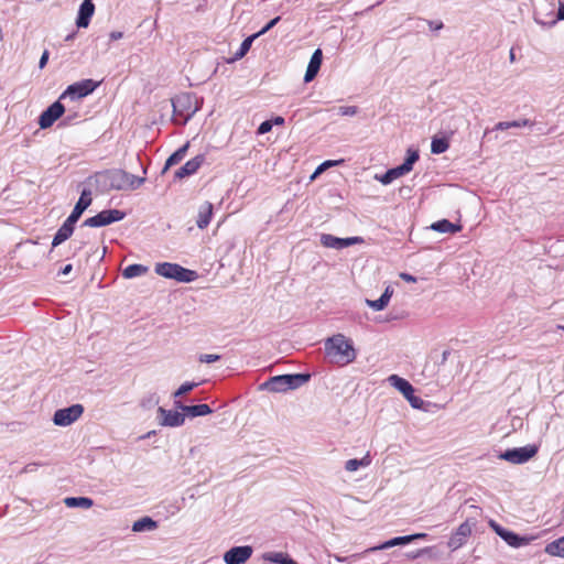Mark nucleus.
<instances>
[{"label":"nucleus","instance_id":"nucleus-42","mask_svg":"<svg viewBox=\"0 0 564 564\" xmlns=\"http://www.w3.org/2000/svg\"><path fill=\"white\" fill-rule=\"evenodd\" d=\"M280 21V17L272 19L261 31L257 33V36L267 33L270 29H272Z\"/></svg>","mask_w":564,"mask_h":564},{"label":"nucleus","instance_id":"nucleus-19","mask_svg":"<svg viewBox=\"0 0 564 564\" xmlns=\"http://www.w3.org/2000/svg\"><path fill=\"white\" fill-rule=\"evenodd\" d=\"M91 198L89 197V193L84 191L75 205L72 214L67 217L68 223H75L79 219L85 209L90 205Z\"/></svg>","mask_w":564,"mask_h":564},{"label":"nucleus","instance_id":"nucleus-20","mask_svg":"<svg viewBox=\"0 0 564 564\" xmlns=\"http://www.w3.org/2000/svg\"><path fill=\"white\" fill-rule=\"evenodd\" d=\"M213 204L209 202H205L199 206L198 215H197V227L199 229H205L209 225L213 217Z\"/></svg>","mask_w":564,"mask_h":564},{"label":"nucleus","instance_id":"nucleus-16","mask_svg":"<svg viewBox=\"0 0 564 564\" xmlns=\"http://www.w3.org/2000/svg\"><path fill=\"white\" fill-rule=\"evenodd\" d=\"M95 12V4L91 0H84L79 7L76 24L78 28H87Z\"/></svg>","mask_w":564,"mask_h":564},{"label":"nucleus","instance_id":"nucleus-26","mask_svg":"<svg viewBox=\"0 0 564 564\" xmlns=\"http://www.w3.org/2000/svg\"><path fill=\"white\" fill-rule=\"evenodd\" d=\"M371 464V458L369 453H367L361 459L352 458L348 459L345 464V469L347 471H356L360 467H367Z\"/></svg>","mask_w":564,"mask_h":564},{"label":"nucleus","instance_id":"nucleus-6","mask_svg":"<svg viewBox=\"0 0 564 564\" xmlns=\"http://www.w3.org/2000/svg\"><path fill=\"white\" fill-rule=\"evenodd\" d=\"M84 412L82 404H73L72 406L59 409L54 413L53 422L58 426H67L77 421Z\"/></svg>","mask_w":564,"mask_h":564},{"label":"nucleus","instance_id":"nucleus-30","mask_svg":"<svg viewBox=\"0 0 564 564\" xmlns=\"http://www.w3.org/2000/svg\"><path fill=\"white\" fill-rule=\"evenodd\" d=\"M187 149H188V144H185V145L181 147L178 150H176L173 154H171L170 158L165 162L164 171L175 164H178L185 156Z\"/></svg>","mask_w":564,"mask_h":564},{"label":"nucleus","instance_id":"nucleus-4","mask_svg":"<svg viewBox=\"0 0 564 564\" xmlns=\"http://www.w3.org/2000/svg\"><path fill=\"white\" fill-rule=\"evenodd\" d=\"M144 178L134 176L123 170H117L110 175V186L115 189H135L142 185Z\"/></svg>","mask_w":564,"mask_h":564},{"label":"nucleus","instance_id":"nucleus-55","mask_svg":"<svg viewBox=\"0 0 564 564\" xmlns=\"http://www.w3.org/2000/svg\"><path fill=\"white\" fill-rule=\"evenodd\" d=\"M509 58H510L511 63H513L516 61V55H514V50L513 48L510 50Z\"/></svg>","mask_w":564,"mask_h":564},{"label":"nucleus","instance_id":"nucleus-24","mask_svg":"<svg viewBox=\"0 0 564 564\" xmlns=\"http://www.w3.org/2000/svg\"><path fill=\"white\" fill-rule=\"evenodd\" d=\"M183 412L189 416H203L210 414L213 410L208 404L181 405Z\"/></svg>","mask_w":564,"mask_h":564},{"label":"nucleus","instance_id":"nucleus-56","mask_svg":"<svg viewBox=\"0 0 564 564\" xmlns=\"http://www.w3.org/2000/svg\"><path fill=\"white\" fill-rule=\"evenodd\" d=\"M444 359L447 358V351L443 354Z\"/></svg>","mask_w":564,"mask_h":564},{"label":"nucleus","instance_id":"nucleus-47","mask_svg":"<svg viewBox=\"0 0 564 564\" xmlns=\"http://www.w3.org/2000/svg\"><path fill=\"white\" fill-rule=\"evenodd\" d=\"M391 295H392V291L389 290V288L386 289V291L383 292V294L381 295V297L387 302V304L389 303L390 299H391Z\"/></svg>","mask_w":564,"mask_h":564},{"label":"nucleus","instance_id":"nucleus-8","mask_svg":"<svg viewBox=\"0 0 564 564\" xmlns=\"http://www.w3.org/2000/svg\"><path fill=\"white\" fill-rule=\"evenodd\" d=\"M99 83L93 79H84L77 83H74L67 87V89L62 94L59 99L65 98L66 96H70L73 98H83L91 94L97 87Z\"/></svg>","mask_w":564,"mask_h":564},{"label":"nucleus","instance_id":"nucleus-34","mask_svg":"<svg viewBox=\"0 0 564 564\" xmlns=\"http://www.w3.org/2000/svg\"><path fill=\"white\" fill-rule=\"evenodd\" d=\"M257 37V34L252 35V36H249L247 37L240 45V50L239 52L237 53V55L239 57H242L250 48L251 46V43L253 41V39Z\"/></svg>","mask_w":564,"mask_h":564},{"label":"nucleus","instance_id":"nucleus-46","mask_svg":"<svg viewBox=\"0 0 564 564\" xmlns=\"http://www.w3.org/2000/svg\"><path fill=\"white\" fill-rule=\"evenodd\" d=\"M511 126H510V121H501V122H498L495 127L496 130H507V129H510Z\"/></svg>","mask_w":564,"mask_h":564},{"label":"nucleus","instance_id":"nucleus-41","mask_svg":"<svg viewBox=\"0 0 564 564\" xmlns=\"http://www.w3.org/2000/svg\"><path fill=\"white\" fill-rule=\"evenodd\" d=\"M510 126L511 128H520V127H532L533 126V122L530 121L529 119H521V120H514V121H510Z\"/></svg>","mask_w":564,"mask_h":564},{"label":"nucleus","instance_id":"nucleus-12","mask_svg":"<svg viewBox=\"0 0 564 564\" xmlns=\"http://www.w3.org/2000/svg\"><path fill=\"white\" fill-rule=\"evenodd\" d=\"M362 241L361 237L337 238L329 234H324L321 237V242L324 247L335 249H343L356 243H361Z\"/></svg>","mask_w":564,"mask_h":564},{"label":"nucleus","instance_id":"nucleus-18","mask_svg":"<svg viewBox=\"0 0 564 564\" xmlns=\"http://www.w3.org/2000/svg\"><path fill=\"white\" fill-rule=\"evenodd\" d=\"M419 160V152L416 150H408V156L403 164L391 169L393 175L399 178L412 171L413 164Z\"/></svg>","mask_w":564,"mask_h":564},{"label":"nucleus","instance_id":"nucleus-51","mask_svg":"<svg viewBox=\"0 0 564 564\" xmlns=\"http://www.w3.org/2000/svg\"><path fill=\"white\" fill-rule=\"evenodd\" d=\"M72 269H73L72 264H66V265L61 270V272H59V273H61V274H63V275H66V274H68V273L72 271Z\"/></svg>","mask_w":564,"mask_h":564},{"label":"nucleus","instance_id":"nucleus-10","mask_svg":"<svg viewBox=\"0 0 564 564\" xmlns=\"http://www.w3.org/2000/svg\"><path fill=\"white\" fill-rule=\"evenodd\" d=\"M65 112L64 105L56 100L46 110H44L39 118V126L41 129H47L54 124Z\"/></svg>","mask_w":564,"mask_h":564},{"label":"nucleus","instance_id":"nucleus-11","mask_svg":"<svg viewBox=\"0 0 564 564\" xmlns=\"http://www.w3.org/2000/svg\"><path fill=\"white\" fill-rule=\"evenodd\" d=\"M475 523L470 522V520H466L462 524L458 525V528L453 532L448 540V546L452 550H457L462 547L468 540V538L473 533V528Z\"/></svg>","mask_w":564,"mask_h":564},{"label":"nucleus","instance_id":"nucleus-43","mask_svg":"<svg viewBox=\"0 0 564 564\" xmlns=\"http://www.w3.org/2000/svg\"><path fill=\"white\" fill-rule=\"evenodd\" d=\"M337 163H338L337 161H325L317 167V170L315 171V173L312 177H315V175L322 173L325 169L336 165Z\"/></svg>","mask_w":564,"mask_h":564},{"label":"nucleus","instance_id":"nucleus-31","mask_svg":"<svg viewBox=\"0 0 564 564\" xmlns=\"http://www.w3.org/2000/svg\"><path fill=\"white\" fill-rule=\"evenodd\" d=\"M265 558L275 564H297L288 553L283 552L269 553Z\"/></svg>","mask_w":564,"mask_h":564},{"label":"nucleus","instance_id":"nucleus-27","mask_svg":"<svg viewBox=\"0 0 564 564\" xmlns=\"http://www.w3.org/2000/svg\"><path fill=\"white\" fill-rule=\"evenodd\" d=\"M545 553L564 558V536L549 543L545 546Z\"/></svg>","mask_w":564,"mask_h":564},{"label":"nucleus","instance_id":"nucleus-36","mask_svg":"<svg viewBox=\"0 0 564 564\" xmlns=\"http://www.w3.org/2000/svg\"><path fill=\"white\" fill-rule=\"evenodd\" d=\"M367 304L375 311H381L388 305L387 302L381 296L375 301L367 300Z\"/></svg>","mask_w":564,"mask_h":564},{"label":"nucleus","instance_id":"nucleus-9","mask_svg":"<svg viewBox=\"0 0 564 564\" xmlns=\"http://www.w3.org/2000/svg\"><path fill=\"white\" fill-rule=\"evenodd\" d=\"M536 453V446L528 445L524 447L508 449L500 457L512 464H523L531 459Z\"/></svg>","mask_w":564,"mask_h":564},{"label":"nucleus","instance_id":"nucleus-33","mask_svg":"<svg viewBox=\"0 0 564 564\" xmlns=\"http://www.w3.org/2000/svg\"><path fill=\"white\" fill-rule=\"evenodd\" d=\"M449 147V143L446 139H437L434 138L431 143V151L435 154L444 153Z\"/></svg>","mask_w":564,"mask_h":564},{"label":"nucleus","instance_id":"nucleus-57","mask_svg":"<svg viewBox=\"0 0 564 564\" xmlns=\"http://www.w3.org/2000/svg\"><path fill=\"white\" fill-rule=\"evenodd\" d=\"M558 328L563 329L564 330V326L560 325Z\"/></svg>","mask_w":564,"mask_h":564},{"label":"nucleus","instance_id":"nucleus-40","mask_svg":"<svg viewBox=\"0 0 564 564\" xmlns=\"http://www.w3.org/2000/svg\"><path fill=\"white\" fill-rule=\"evenodd\" d=\"M397 180V177L393 175V171L390 169L388 170L381 177L380 182L384 185L390 184L392 181Z\"/></svg>","mask_w":564,"mask_h":564},{"label":"nucleus","instance_id":"nucleus-2","mask_svg":"<svg viewBox=\"0 0 564 564\" xmlns=\"http://www.w3.org/2000/svg\"><path fill=\"white\" fill-rule=\"evenodd\" d=\"M154 271L156 274L166 278L173 279L177 282H192L197 279V272L183 268L177 263L171 262H161L156 263Z\"/></svg>","mask_w":564,"mask_h":564},{"label":"nucleus","instance_id":"nucleus-53","mask_svg":"<svg viewBox=\"0 0 564 564\" xmlns=\"http://www.w3.org/2000/svg\"><path fill=\"white\" fill-rule=\"evenodd\" d=\"M557 18L564 20V4H561L557 11Z\"/></svg>","mask_w":564,"mask_h":564},{"label":"nucleus","instance_id":"nucleus-52","mask_svg":"<svg viewBox=\"0 0 564 564\" xmlns=\"http://www.w3.org/2000/svg\"><path fill=\"white\" fill-rule=\"evenodd\" d=\"M121 37H122V33L121 32L113 31V32L110 33V39L113 40V41L119 40Z\"/></svg>","mask_w":564,"mask_h":564},{"label":"nucleus","instance_id":"nucleus-38","mask_svg":"<svg viewBox=\"0 0 564 564\" xmlns=\"http://www.w3.org/2000/svg\"><path fill=\"white\" fill-rule=\"evenodd\" d=\"M358 109L356 106H345L339 108V113L341 116H355Z\"/></svg>","mask_w":564,"mask_h":564},{"label":"nucleus","instance_id":"nucleus-37","mask_svg":"<svg viewBox=\"0 0 564 564\" xmlns=\"http://www.w3.org/2000/svg\"><path fill=\"white\" fill-rule=\"evenodd\" d=\"M219 359L220 356L216 354H205L199 356V361L206 364L215 362L218 361Z\"/></svg>","mask_w":564,"mask_h":564},{"label":"nucleus","instance_id":"nucleus-23","mask_svg":"<svg viewBox=\"0 0 564 564\" xmlns=\"http://www.w3.org/2000/svg\"><path fill=\"white\" fill-rule=\"evenodd\" d=\"M74 225H75V223H68V219H66L64 221V224L59 227V229L57 230V232L55 234V236L53 238V241H52L53 248L63 243L65 240H67L73 235Z\"/></svg>","mask_w":564,"mask_h":564},{"label":"nucleus","instance_id":"nucleus-14","mask_svg":"<svg viewBox=\"0 0 564 564\" xmlns=\"http://www.w3.org/2000/svg\"><path fill=\"white\" fill-rule=\"evenodd\" d=\"M204 161H205V156L202 154L196 155L195 158L188 160L182 167H180L175 172V177L181 180L186 176H191V175L195 174L198 171V169L202 166Z\"/></svg>","mask_w":564,"mask_h":564},{"label":"nucleus","instance_id":"nucleus-32","mask_svg":"<svg viewBox=\"0 0 564 564\" xmlns=\"http://www.w3.org/2000/svg\"><path fill=\"white\" fill-rule=\"evenodd\" d=\"M158 527L156 522L149 517H144L135 521L132 525L134 532H141L144 530H153Z\"/></svg>","mask_w":564,"mask_h":564},{"label":"nucleus","instance_id":"nucleus-48","mask_svg":"<svg viewBox=\"0 0 564 564\" xmlns=\"http://www.w3.org/2000/svg\"><path fill=\"white\" fill-rule=\"evenodd\" d=\"M391 295H392V291L389 290V288L386 289V291L383 292V294L381 295V297L387 302V304L389 303L390 299H391Z\"/></svg>","mask_w":564,"mask_h":564},{"label":"nucleus","instance_id":"nucleus-21","mask_svg":"<svg viewBox=\"0 0 564 564\" xmlns=\"http://www.w3.org/2000/svg\"><path fill=\"white\" fill-rule=\"evenodd\" d=\"M426 536H427L426 533H415V534H412V535L397 536V538H393V539L384 542L379 547H375L373 550H377V549L383 550V549H389V547H392V546H395V545H404V544H408V543H410V542H412L414 540L425 539Z\"/></svg>","mask_w":564,"mask_h":564},{"label":"nucleus","instance_id":"nucleus-49","mask_svg":"<svg viewBox=\"0 0 564 564\" xmlns=\"http://www.w3.org/2000/svg\"><path fill=\"white\" fill-rule=\"evenodd\" d=\"M401 279H403L406 282H414L415 281V278L412 276L411 274H408V273H402L401 274Z\"/></svg>","mask_w":564,"mask_h":564},{"label":"nucleus","instance_id":"nucleus-35","mask_svg":"<svg viewBox=\"0 0 564 564\" xmlns=\"http://www.w3.org/2000/svg\"><path fill=\"white\" fill-rule=\"evenodd\" d=\"M198 383H195V382H185L183 383L177 390L176 392L174 393L175 397H180L182 394H185L187 392H189L191 390H193L195 387H197Z\"/></svg>","mask_w":564,"mask_h":564},{"label":"nucleus","instance_id":"nucleus-39","mask_svg":"<svg viewBox=\"0 0 564 564\" xmlns=\"http://www.w3.org/2000/svg\"><path fill=\"white\" fill-rule=\"evenodd\" d=\"M272 129V121L271 120H265L263 121L259 128H258V134H264V133H268L270 132Z\"/></svg>","mask_w":564,"mask_h":564},{"label":"nucleus","instance_id":"nucleus-29","mask_svg":"<svg viewBox=\"0 0 564 564\" xmlns=\"http://www.w3.org/2000/svg\"><path fill=\"white\" fill-rule=\"evenodd\" d=\"M147 272H148V267L134 263V264L128 265L122 271V275L126 279H132V278H135V276H140L142 274H145Z\"/></svg>","mask_w":564,"mask_h":564},{"label":"nucleus","instance_id":"nucleus-1","mask_svg":"<svg viewBox=\"0 0 564 564\" xmlns=\"http://www.w3.org/2000/svg\"><path fill=\"white\" fill-rule=\"evenodd\" d=\"M326 354L340 366H346L356 359V350L349 339L343 334L334 335L325 343Z\"/></svg>","mask_w":564,"mask_h":564},{"label":"nucleus","instance_id":"nucleus-28","mask_svg":"<svg viewBox=\"0 0 564 564\" xmlns=\"http://www.w3.org/2000/svg\"><path fill=\"white\" fill-rule=\"evenodd\" d=\"M64 503L68 508L82 507L88 509L94 505V501L87 497H67L64 499Z\"/></svg>","mask_w":564,"mask_h":564},{"label":"nucleus","instance_id":"nucleus-44","mask_svg":"<svg viewBox=\"0 0 564 564\" xmlns=\"http://www.w3.org/2000/svg\"><path fill=\"white\" fill-rule=\"evenodd\" d=\"M490 525L491 528L495 530V532L501 538V534H505V532H507L508 530L501 528L500 525H498L497 523H495L494 521L490 522Z\"/></svg>","mask_w":564,"mask_h":564},{"label":"nucleus","instance_id":"nucleus-5","mask_svg":"<svg viewBox=\"0 0 564 564\" xmlns=\"http://www.w3.org/2000/svg\"><path fill=\"white\" fill-rule=\"evenodd\" d=\"M389 381L395 389H398L404 395V398L411 403L413 408L417 409L422 405V399L414 395V388L408 380L397 375H391L389 377Z\"/></svg>","mask_w":564,"mask_h":564},{"label":"nucleus","instance_id":"nucleus-3","mask_svg":"<svg viewBox=\"0 0 564 564\" xmlns=\"http://www.w3.org/2000/svg\"><path fill=\"white\" fill-rule=\"evenodd\" d=\"M308 379L310 375L302 373L275 376L265 382V387L273 392H284L301 387Z\"/></svg>","mask_w":564,"mask_h":564},{"label":"nucleus","instance_id":"nucleus-13","mask_svg":"<svg viewBox=\"0 0 564 564\" xmlns=\"http://www.w3.org/2000/svg\"><path fill=\"white\" fill-rule=\"evenodd\" d=\"M251 546H235L225 553L224 560L227 564H243L251 557Z\"/></svg>","mask_w":564,"mask_h":564},{"label":"nucleus","instance_id":"nucleus-25","mask_svg":"<svg viewBox=\"0 0 564 564\" xmlns=\"http://www.w3.org/2000/svg\"><path fill=\"white\" fill-rule=\"evenodd\" d=\"M431 228L435 231H438V232H451V234H455V232H458L460 231L462 229V226L460 225H456V224H453L451 223L449 220L447 219H442V220H438V221H435L431 225Z\"/></svg>","mask_w":564,"mask_h":564},{"label":"nucleus","instance_id":"nucleus-45","mask_svg":"<svg viewBox=\"0 0 564 564\" xmlns=\"http://www.w3.org/2000/svg\"><path fill=\"white\" fill-rule=\"evenodd\" d=\"M47 61H48V52L44 51L40 58V63H39L40 68H44L45 65L47 64Z\"/></svg>","mask_w":564,"mask_h":564},{"label":"nucleus","instance_id":"nucleus-50","mask_svg":"<svg viewBox=\"0 0 564 564\" xmlns=\"http://www.w3.org/2000/svg\"><path fill=\"white\" fill-rule=\"evenodd\" d=\"M271 121H272V124L274 123V124H276V126H281V124H283V123H284V118H283V117L278 116V117H275V118H274L273 120H271Z\"/></svg>","mask_w":564,"mask_h":564},{"label":"nucleus","instance_id":"nucleus-15","mask_svg":"<svg viewBox=\"0 0 564 564\" xmlns=\"http://www.w3.org/2000/svg\"><path fill=\"white\" fill-rule=\"evenodd\" d=\"M159 413L162 419L161 424L165 426H181L185 421L184 413H180L177 411L159 408Z\"/></svg>","mask_w":564,"mask_h":564},{"label":"nucleus","instance_id":"nucleus-17","mask_svg":"<svg viewBox=\"0 0 564 564\" xmlns=\"http://www.w3.org/2000/svg\"><path fill=\"white\" fill-rule=\"evenodd\" d=\"M322 59H323L322 50L317 48L311 56L310 63L307 65L305 76H304L305 83H310L316 77V75L321 68V65H322Z\"/></svg>","mask_w":564,"mask_h":564},{"label":"nucleus","instance_id":"nucleus-7","mask_svg":"<svg viewBox=\"0 0 564 564\" xmlns=\"http://www.w3.org/2000/svg\"><path fill=\"white\" fill-rule=\"evenodd\" d=\"M124 217V214L118 209L102 210L99 214L87 218L84 221V226L88 227H101L110 225L115 221H119Z\"/></svg>","mask_w":564,"mask_h":564},{"label":"nucleus","instance_id":"nucleus-22","mask_svg":"<svg viewBox=\"0 0 564 564\" xmlns=\"http://www.w3.org/2000/svg\"><path fill=\"white\" fill-rule=\"evenodd\" d=\"M501 539H503L510 546L519 547L530 544L532 541L536 539V536H520L512 531H507L505 532V534H501Z\"/></svg>","mask_w":564,"mask_h":564},{"label":"nucleus","instance_id":"nucleus-54","mask_svg":"<svg viewBox=\"0 0 564 564\" xmlns=\"http://www.w3.org/2000/svg\"><path fill=\"white\" fill-rule=\"evenodd\" d=\"M430 28L434 29V30H440L443 28V23L438 22V23L434 24L433 22H430Z\"/></svg>","mask_w":564,"mask_h":564}]
</instances>
